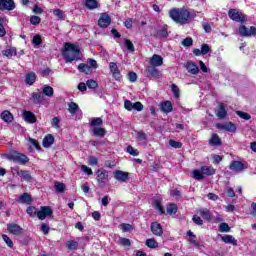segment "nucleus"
<instances>
[{"mask_svg": "<svg viewBox=\"0 0 256 256\" xmlns=\"http://www.w3.org/2000/svg\"><path fill=\"white\" fill-rule=\"evenodd\" d=\"M169 17L179 25H186V23H189V19H191V12L185 8H172L169 11Z\"/></svg>", "mask_w": 256, "mask_h": 256, "instance_id": "1", "label": "nucleus"}, {"mask_svg": "<svg viewBox=\"0 0 256 256\" xmlns=\"http://www.w3.org/2000/svg\"><path fill=\"white\" fill-rule=\"evenodd\" d=\"M81 52L79 47L75 46V44L66 42L64 45V49L62 50V56L65 59L66 63H73V61H79L81 59Z\"/></svg>", "mask_w": 256, "mask_h": 256, "instance_id": "2", "label": "nucleus"}, {"mask_svg": "<svg viewBox=\"0 0 256 256\" xmlns=\"http://www.w3.org/2000/svg\"><path fill=\"white\" fill-rule=\"evenodd\" d=\"M228 17L236 23H245L247 21V16L236 9H230L228 11Z\"/></svg>", "mask_w": 256, "mask_h": 256, "instance_id": "3", "label": "nucleus"}, {"mask_svg": "<svg viewBox=\"0 0 256 256\" xmlns=\"http://www.w3.org/2000/svg\"><path fill=\"white\" fill-rule=\"evenodd\" d=\"M7 159H9V161H14V163H20L21 165H25V163H29V158L27 157V155L21 154L19 152L8 154Z\"/></svg>", "mask_w": 256, "mask_h": 256, "instance_id": "4", "label": "nucleus"}, {"mask_svg": "<svg viewBox=\"0 0 256 256\" xmlns=\"http://www.w3.org/2000/svg\"><path fill=\"white\" fill-rule=\"evenodd\" d=\"M144 75L148 77V79H161V71L153 66H147Z\"/></svg>", "mask_w": 256, "mask_h": 256, "instance_id": "5", "label": "nucleus"}, {"mask_svg": "<svg viewBox=\"0 0 256 256\" xmlns=\"http://www.w3.org/2000/svg\"><path fill=\"white\" fill-rule=\"evenodd\" d=\"M239 35L241 37H255L256 36V28L255 26H251L250 28L242 25L239 27Z\"/></svg>", "mask_w": 256, "mask_h": 256, "instance_id": "6", "label": "nucleus"}, {"mask_svg": "<svg viewBox=\"0 0 256 256\" xmlns=\"http://www.w3.org/2000/svg\"><path fill=\"white\" fill-rule=\"evenodd\" d=\"M53 215V210L49 206H42L40 211L37 212V217L40 221L47 219V217H51Z\"/></svg>", "mask_w": 256, "mask_h": 256, "instance_id": "7", "label": "nucleus"}, {"mask_svg": "<svg viewBox=\"0 0 256 256\" xmlns=\"http://www.w3.org/2000/svg\"><path fill=\"white\" fill-rule=\"evenodd\" d=\"M96 175L99 185H105L109 181V172L107 170L98 169Z\"/></svg>", "mask_w": 256, "mask_h": 256, "instance_id": "8", "label": "nucleus"}, {"mask_svg": "<svg viewBox=\"0 0 256 256\" xmlns=\"http://www.w3.org/2000/svg\"><path fill=\"white\" fill-rule=\"evenodd\" d=\"M216 127L221 131H228L229 133H235V131H237V126H235L233 122L218 123Z\"/></svg>", "mask_w": 256, "mask_h": 256, "instance_id": "9", "label": "nucleus"}, {"mask_svg": "<svg viewBox=\"0 0 256 256\" xmlns=\"http://www.w3.org/2000/svg\"><path fill=\"white\" fill-rule=\"evenodd\" d=\"M229 169L235 173H241V171L247 169V166H245V164H243L241 161L234 160L230 163Z\"/></svg>", "mask_w": 256, "mask_h": 256, "instance_id": "10", "label": "nucleus"}, {"mask_svg": "<svg viewBox=\"0 0 256 256\" xmlns=\"http://www.w3.org/2000/svg\"><path fill=\"white\" fill-rule=\"evenodd\" d=\"M99 27L107 28L108 25H111V16L107 13H102L98 20Z\"/></svg>", "mask_w": 256, "mask_h": 256, "instance_id": "11", "label": "nucleus"}, {"mask_svg": "<svg viewBox=\"0 0 256 256\" xmlns=\"http://www.w3.org/2000/svg\"><path fill=\"white\" fill-rule=\"evenodd\" d=\"M14 171H16L17 175L19 177H22V179L25 180L27 183H31L33 181L31 172L27 170H20L19 168H15Z\"/></svg>", "mask_w": 256, "mask_h": 256, "instance_id": "12", "label": "nucleus"}, {"mask_svg": "<svg viewBox=\"0 0 256 256\" xmlns=\"http://www.w3.org/2000/svg\"><path fill=\"white\" fill-rule=\"evenodd\" d=\"M109 69H110V73H112L114 79H116V81H119L121 79V71L119 70V66H117V63L110 62Z\"/></svg>", "mask_w": 256, "mask_h": 256, "instance_id": "13", "label": "nucleus"}, {"mask_svg": "<svg viewBox=\"0 0 256 256\" xmlns=\"http://www.w3.org/2000/svg\"><path fill=\"white\" fill-rule=\"evenodd\" d=\"M13 9H15V3L13 0H0L1 11H13Z\"/></svg>", "mask_w": 256, "mask_h": 256, "instance_id": "14", "label": "nucleus"}, {"mask_svg": "<svg viewBox=\"0 0 256 256\" xmlns=\"http://www.w3.org/2000/svg\"><path fill=\"white\" fill-rule=\"evenodd\" d=\"M163 65V58L161 55L154 54L149 60V67H161Z\"/></svg>", "mask_w": 256, "mask_h": 256, "instance_id": "15", "label": "nucleus"}, {"mask_svg": "<svg viewBox=\"0 0 256 256\" xmlns=\"http://www.w3.org/2000/svg\"><path fill=\"white\" fill-rule=\"evenodd\" d=\"M114 179H116V181H119L120 183H126V181H129V173L123 172L121 170L115 171Z\"/></svg>", "mask_w": 256, "mask_h": 256, "instance_id": "16", "label": "nucleus"}, {"mask_svg": "<svg viewBox=\"0 0 256 256\" xmlns=\"http://www.w3.org/2000/svg\"><path fill=\"white\" fill-rule=\"evenodd\" d=\"M150 229L153 235H156V237H161V235H163V227H161L159 222H153L150 226Z\"/></svg>", "mask_w": 256, "mask_h": 256, "instance_id": "17", "label": "nucleus"}, {"mask_svg": "<svg viewBox=\"0 0 256 256\" xmlns=\"http://www.w3.org/2000/svg\"><path fill=\"white\" fill-rule=\"evenodd\" d=\"M185 68L191 75H197L199 73V66L194 62L188 61L185 63Z\"/></svg>", "mask_w": 256, "mask_h": 256, "instance_id": "18", "label": "nucleus"}, {"mask_svg": "<svg viewBox=\"0 0 256 256\" xmlns=\"http://www.w3.org/2000/svg\"><path fill=\"white\" fill-rule=\"evenodd\" d=\"M7 229L12 235H21L23 233V228L17 224H8Z\"/></svg>", "mask_w": 256, "mask_h": 256, "instance_id": "19", "label": "nucleus"}, {"mask_svg": "<svg viewBox=\"0 0 256 256\" xmlns=\"http://www.w3.org/2000/svg\"><path fill=\"white\" fill-rule=\"evenodd\" d=\"M44 100H45V98L43 96V93H41V92H33L31 94L30 101H32V103H35L36 105H38L39 103H41Z\"/></svg>", "mask_w": 256, "mask_h": 256, "instance_id": "20", "label": "nucleus"}, {"mask_svg": "<svg viewBox=\"0 0 256 256\" xmlns=\"http://www.w3.org/2000/svg\"><path fill=\"white\" fill-rule=\"evenodd\" d=\"M23 117L27 123H36L37 122V117L31 111H25L23 114Z\"/></svg>", "mask_w": 256, "mask_h": 256, "instance_id": "21", "label": "nucleus"}, {"mask_svg": "<svg viewBox=\"0 0 256 256\" xmlns=\"http://www.w3.org/2000/svg\"><path fill=\"white\" fill-rule=\"evenodd\" d=\"M53 143H55V138L53 137V135L48 134L44 137L43 147H45L46 149H49V147H51V145H53Z\"/></svg>", "mask_w": 256, "mask_h": 256, "instance_id": "22", "label": "nucleus"}, {"mask_svg": "<svg viewBox=\"0 0 256 256\" xmlns=\"http://www.w3.org/2000/svg\"><path fill=\"white\" fill-rule=\"evenodd\" d=\"M161 111H163V113H171L173 111V104H171L170 101L162 102Z\"/></svg>", "mask_w": 256, "mask_h": 256, "instance_id": "23", "label": "nucleus"}, {"mask_svg": "<svg viewBox=\"0 0 256 256\" xmlns=\"http://www.w3.org/2000/svg\"><path fill=\"white\" fill-rule=\"evenodd\" d=\"M37 81V75L34 72L26 74L25 83L27 85H33Z\"/></svg>", "mask_w": 256, "mask_h": 256, "instance_id": "24", "label": "nucleus"}, {"mask_svg": "<svg viewBox=\"0 0 256 256\" xmlns=\"http://www.w3.org/2000/svg\"><path fill=\"white\" fill-rule=\"evenodd\" d=\"M216 115L218 119H225L227 117V110H225V105H223V103L219 104V109Z\"/></svg>", "mask_w": 256, "mask_h": 256, "instance_id": "25", "label": "nucleus"}, {"mask_svg": "<svg viewBox=\"0 0 256 256\" xmlns=\"http://www.w3.org/2000/svg\"><path fill=\"white\" fill-rule=\"evenodd\" d=\"M222 241L224 243L229 244V245L237 246V239H235V237H233L232 235H224V236H222Z\"/></svg>", "mask_w": 256, "mask_h": 256, "instance_id": "26", "label": "nucleus"}, {"mask_svg": "<svg viewBox=\"0 0 256 256\" xmlns=\"http://www.w3.org/2000/svg\"><path fill=\"white\" fill-rule=\"evenodd\" d=\"M209 145H212L213 147H219V145H221V138H219V135L212 134L209 140Z\"/></svg>", "mask_w": 256, "mask_h": 256, "instance_id": "27", "label": "nucleus"}, {"mask_svg": "<svg viewBox=\"0 0 256 256\" xmlns=\"http://www.w3.org/2000/svg\"><path fill=\"white\" fill-rule=\"evenodd\" d=\"M92 133L95 137H105L107 130H105V128L94 127Z\"/></svg>", "mask_w": 256, "mask_h": 256, "instance_id": "28", "label": "nucleus"}, {"mask_svg": "<svg viewBox=\"0 0 256 256\" xmlns=\"http://www.w3.org/2000/svg\"><path fill=\"white\" fill-rule=\"evenodd\" d=\"M78 70L80 73H86V75L91 74V66L89 64L81 63L78 65Z\"/></svg>", "mask_w": 256, "mask_h": 256, "instance_id": "29", "label": "nucleus"}, {"mask_svg": "<svg viewBox=\"0 0 256 256\" xmlns=\"http://www.w3.org/2000/svg\"><path fill=\"white\" fill-rule=\"evenodd\" d=\"M2 55L8 59H11V57H15V55H17V50L15 48H9L2 51Z\"/></svg>", "mask_w": 256, "mask_h": 256, "instance_id": "30", "label": "nucleus"}, {"mask_svg": "<svg viewBox=\"0 0 256 256\" xmlns=\"http://www.w3.org/2000/svg\"><path fill=\"white\" fill-rule=\"evenodd\" d=\"M66 247L70 251H76V249H79V242L75 240H68L66 243Z\"/></svg>", "mask_w": 256, "mask_h": 256, "instance_id": "31", "label": "nucleus"}, {"mask_svg": "<svg viewBox=\"0 0 256 256\" xmlns=\"http://www.w3.org/2000/svg\"><path fill=\"white\" fill-rule=\"evenodd\" d=\"M1 119H3V121H5L6 123H11V121H13V114L5 110L1 113Z\"/></svg>", "mask_w": 256, "mask_h": 256, "instance_id": "32", "label": "nucleus"}, {"mask_svg": "<svg viewBox=\"0 0 256 256\" xmlns=\"http://www.w3.org/2000/svg\"><path fill=\"white\" fill-rule=\"evenodd\" d=\"M201 171L203 175H207V176L215 175V170L211 166H202Z\"/></svg>", "mask_w": 256, "mask_h": 256, "instance_id": "33", "label": "nucleus"}, {"mask_svg": "<svg viewBox=\"0 0 256 256\" xmlns=\"http://www.w3.org/2000/svg\"><path fill=\"white\" fill-rule=\"evenodd\" d=\"M68 111L71 113V115H75V113L79 111V105H77L75 102L68 103Z\"/></svg>", "mask_w": 256, "mask_h": 256, "instance_id": "34", "label": "nucleus"}, {"mask_svg": "<svg viewBox=\"0 0 256 256\" xmlns=\"http://www.w3.org/2000/svg\"><path fill=\"white\" fill-rule=\"evenodd\" d=\"M146 245L149 249H157L159 247V243L154 238L147 239Z\"/></svg>", "mask_w": 256, "mask_h": 256, "instance_id": "35", "label": "nucleus"}, {"mask_svg": "<svg viewBox=\"0 0 256 256\" xmlns=\"http://www.w3.org/2000/svg\"><path fill=\"white\" fill-rule=\"evenodd\" d=\"M42 93L44 95H46V97H53V93H54L53 87L44 86L43 89H42Z\"/></svg>", "mask_w": 256, "mask_h": 256, "instance_id": "36", "label": "nucleus"}, {"mask_svg": "<svg viewBox=\"0 0 256 256\" xmlns=\"http://www.w3.org/2000/svg\"><path fill=\"white\" fill-rule=\"evenodd\" d=\"M192 175L196 181H202V179H205V176H203V172L201 170H194Z\"/></svg>", "mask_w": 256, "mask_h": 256, "instance_id": "37", "label": "nucleus"}, {"mask_svg": "<svg viewBox=\"0 0 256 256\" xmlns=\"http://www.w3.org/2000/svg\"><path fill=\"white\" fill-rule=\"evenodd\" d=\"M199 213L203 219H206L207 221L211 220V213L209 212V210L202 209L199 211Z\"/></svg>", "mask_w": 256, "mask_h": 256, "instance_id": "38", "label": "nucleus"}, {"mask_svg": "<svg viewBox=\"0 0 256 256\" xmlns=\"http://www.w3.org/2000/svg\"><path fill=\"white\" fill-rule=\"evenodd\" d=\"M236 115H238L240 119H244L245 121H249V119H251V115L247 112L236 111Z\"/></svg>", "mask_w": 256, "mask_h": 256, "instance_id": "39", "label": "nucleus"}, {"mask_svg": "<svg viewBox=\"0 0 256 256\" xmlns=\"http://www.w3.org/2000/svg\"><path fill=\"white\" fill-rule=\"evenodd\" d=\"M3 23H5V19L0 16V37H5V35H7V30H5Z\"/></svg>", "mask_w": 256, "mask_h": 256, "instance_id": "40", "label": "nucleus"}, {"mask_svg": "<svg viewBox=\"0 0 256 256\" xmlns=\"http://www.w3.org/2000/svg\"><path fill=\"white\" fill-rule=\"evenodd\" d=\"M87 9H97V0H86L85 3Z\"/></svg>", "mask_w": 256, "mask_h": 256, "instance_id": "41", "label": "nucleus"}, {"mask_svg": "<svg viewBox=\"0 0 256 256\" xmlns=\"http://www.w3.org/2000/svg\"><path fill=\"white\" fill-rule=\"evenodd\" d=\"M166 211L168 215H175L177 213V205L175 204H170L167 206Z\"/></svg>", "mask_w": 256, "mask_h": 256, "instance_id": "42", "label": "nucleus"}, {"mask_svg": "<svg viewBox=\"0 0 256 256\" xmlns=\"http://www.w3.org/2000/svg\"><path fill=\"white\" fill-rule=\"evenodd\" d=\"M219 231L220 233H229V231H231V227H229V224L227 223H221L219 225Z\"/></svg>", "mask_w": 256, "mask_h": 256, "instance_id": "43", "label": "nucleus"}, {"mask_svg": "<svg viewBox=\"0 0 256 256\" xmlns=\"http://www.w3.org/2000/svg\"><path fill=\"white\" fill-rule=\"evenodd\" d=\"M54 187L57 193H64L65 192V184L61 182H55Z\"/></svg>", "mask_w": 256, "mask_h": 256, "instance_id": "44", "label": "nucleus"}, {"mask_svg": "<svg viewBox=\"0 0 256 256\" xmlns=\"http://www.w3.org/2000/svg\"><path fill=\"white\" fill-rule=\"evenodd\" d=\"M26 213L28 214V215H30V217H37V213H38V211H37V208H35V207H33V206H29L28 208H27V210H26Z\"/></svg>", "mask_w": 256, "mask_h": 256, "instance_id": "45", "label": "nucleus"}, {"mask_svg": "<svg viewBox=\"0 0 256 256\" xmlns=\"http://www.w3.org/2000/svg\"><path fill=\"white\" fill-rule=\"evenodd\" d=\"M86 85L88 89H97L99 87V84L97 83V81L93 79L87 80Z\"/></svg>", "mask_w": 256, "mask_h": 256, "instance_id": "46", "label": "nucleus"}, {"mask_svg": "<svg viewBox=\"0 0 256 256\" xmlns=\"http://www.w3.org/2000/svg\"><path fill=\"white\" fill-rule=\"evenodd\" d=\"M127 153H129V155H132L133 157H138L139 155V150L135 149L133 146H128L126 148Z\"/></svg>", "mask_w": 256, "mask_h": 256, "instance_id": "47", "label": "nucleus"}, {"mask_svg": "<svg viewBox=\"0 0 256 256\" xmlns=\"http://www.w3.org/2000/svg\"><path fill=\"white\" fill-rule=\"evenodd\" d=\"M90 124L92 125V127H99V125H103V119L99 117L93 118Z\"/></svg>", "mask_w": 256, "mask_h": 256, "instance_id": "48", "label": "nucleus"}, {"mask_svg": "<svg viewBox=\"0 0 256 256\" xmlns=\"http://www.w3.org/2000/svg\"><path fill=\"white\" fill-rule=\"evenodd\" d=\"M20 203H31V196L27 193H24L20 196Z\"/></svg>", "mask_w": 256, "mask_h": 256, "instance_id": "49", "label": "nucleus"}, {"mask_svg": "<svg viewBox=\"0 0 256 256\" xmlns=\"http://www.w3.org/2000/svg\"><path fill=\"white\" fill-rule=\"evenodd\" d=\"M136 139L137 141H147V134L143 131H139L137 132Z\"/></svg>", "mask_w": 256, "mask_h": 256, "instance_id": "50", "label": "nucleus"}, {"mask_svg": "<svg viewBox=\"0 0 256 256\" xmlns=\"http://www.w3.org/2000/svg\"><path fill=\"white\" fill-rule=\"evenodd\" d=\"M2 239L6 243V245H8L10 247V249H13V240H11V238H9V236L3 234Z\"/></svg>", "mask_w": 256, "mask_h": 256, "instance_id": "51", "label": "nucleus"}, {"mask_svg": "<svg viewBox=\"0 0 256 256\" xmlns=\"http://www.w3.org/2000/svg\"><path fill=\"white\" fill-rule=\"evenodd\" d=\"M169 145L174 149H181V147H183V144L181 142H177L175 140H169Z\"/></svg>", "mask_w": 256, "mask_h": 256, "instance_id": "52", "label": "nucleus"}, {"mask_svg": "<svg viewBox=\"0 0 256 256\" xmlns=\"http://www.w3.org/2000/svg\"><path fill=\"white\" fill-rule=\"evenodd\" d=\"M189 243L191 245H194V247H197V249H199L201 247V244H199V242L197 241V236H192L190 239H189Z\"/></svg>", "mask_w": 256, "mask_h": 256, "instance_id": "53", "label": "nucleus"}, {"mask_svg": "<svg viewBox=\"0 0 256 256\" xmlns=\"http://www.w3.org/2000/svg\"><path fill=\"white\" fill-rule=\"evenodd\" d=\"M32 43H33V45L39 46V45H41V43H43V40L41 39V37L39 35H35L32 39Z\"/></svg>", "mask_w": 256, "mask_h": 256, "instance_id": "54", "label": "nucleus"}, {"mask_svg": "<svg viewBox=\"0 0 256 256\" xmlns=\"http://www.w3.org/2000/svg\"><path fill=\"white\" fill-rule=\"evenodd\" d=\"M30 23L32 25H39L41 23V18L39 16H31Z\"/></svg>", "mask_w": 256, "mask_h": 256, "instance_id": "55", "label": "nucleus"}, {"mask_svg": "<svg viewBox=\"0 0 256 256\" xmlns=\"http://www.w3.org/2000/svg\"><path fill=\"white\" fill-rule=\"evenodd\" d=\"M133 105L134 103L131 102L130 100H126L124 102V108L127 110V111H133Z\"/></svg>", "mask_w": 256, "mask_h": 256, "instance_id": "56", "label": "nucleus"}, {"mask_svg": "<svg viewBox=\"0 0 256 256\" xmlns=\"http://www.w3.org/2000/svg\"><path fill=\"white\" fill-rule=\"evenodd\" d=\"M125 45H126L128 51H131V53H133V51H135V46L133 45V42H131V40H125Z\"/></svg>", "mask_w": 256, "mask_h": 256, "instance_id": "57", "label": "nucleus"}, {"mask_svg": "<svg viewBox=\"0 0 256 256\" xmlns=\"http://www.w3.org/2000/svg\"><path fill=\"white\" fill-rule=\"evenodd\" d=\"M172 93L176 99H179V86L172 84Z\"/></svg>", "mask_w": 256, "mask_h": 256, "instance_id": "58", "label": "nucleus"}, {"mask_svg": "<svg viewBox=\"0 0 256 256\" xmlns=\"http://www.w3.org/2000/svg\"><path fill=\"white\" fill-rule=\"evenodd\" d=\"M169 35L167 29H161L157 31V37L165 38Z\"/></svg>", "mask_w": 256, "mask_h": 256, "instance_id": "59", "label": "nucleus"}, {"mask_svg": "<svg viewBox=\"0 0 256 256\" xmlns=\"http://www.w3.org/2000/svg\"><path fill=\"white\" fill-rule=\"evenodd\" d=\"M61 120H59L58 117H54L52 120H51V125L52 127H54V129H59V123H60Z\"/></svg>", "mask_w": 256, "mask_h": 256, "instance_id": "60", "label": "nucleus"}, {"mask_svg": "<svg viewBox=\"0 0 256 256\" xmlns=\"http://www.w3.org/2000/svg\"><path fill=\"white\" fill-rule=\"evenodd\" d=\"M184 47H191L193 45V38H186L182 41Z\"/></svg>", "mask_w": 256, "mask_h": 256, "instance_id": "61", "label": "nucleus"}, {"mask_svg": "<svg viewBox=\"0 0 256 256\" xmlns=\"http://www.w3.org/2000/svg\"><path fill=\"white\" fill-rule=\"evenodd\" d=\"M133 109H134L135 111H143L144 106H143V104H142L141 102H135V103L133 104Z\"/></svg>", "mask_w": 256, "mask_h": 256, "instance_id": "62", "label": "nucleus"}, {"mask_svg": "<svg viewBox=\"0 0 256 256\" xmlns=\"http://www.w3.org/2000/svg\"><path fill=\"white\" fill-rule=\"evenodd\" d=\"M55 17L59 18V19H65V16L63 15V12L61 9H55L53 11Z\"/></svg>", "mask_w": 256, "mask_h": 256, "instance_id": "63", "label": "nucleus"}, {"mask_svg": "<svg viewBox=\"0 0 256 256\" xmlns=\"http://www.w3.org/2000/svg\"><path fill=\"white\" fill-rule=\"evenodd\" d=\"M128 79L131 83H135V81H137V73L135 72L128 73Z\"/></svg>", "mask_w": 256, "mask_h": 256, "instance_id": "64", "label": "nucleus"}]
</instances>
